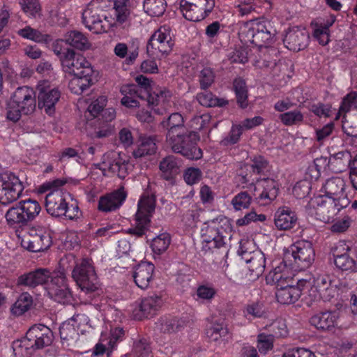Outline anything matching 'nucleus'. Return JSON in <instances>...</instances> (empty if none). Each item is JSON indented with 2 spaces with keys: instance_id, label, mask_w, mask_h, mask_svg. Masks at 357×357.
I'll use <instances>...</instances> for the list:
<instances>
[{
  "instance_id": "3",
  "label": "nucleus",
  "mask_w": 357,
  "mask_h": 357,
  "mask_svg": "<svg viewBox=\"0 0 357 357\" xmlns=\"http://www.w3.org/2000/svg\"><path fill=\"white\" fill-rule=\"evenodd\" d=\"M274 32L275 30L273 29L270 22L255 20L241 28L239 38L245 45L253 44L273 56L277 54V50L270 47L273 41Z\"/></svg>"
},
{
  "instance_id": "54",
  "label": "nucleus",
  "mask_w": 357,
  "mask_h": 357,
  "mask_svg": "<svg viewBox=\"0 0 357 357\" xmlns=\"http://www.w3.org/2000/svg\"><path fill=\"white\" fill-rule=\"evenodd\" d=\"M81 334L89 333L92 329L89 318L84 314H77L70 319Z\"/></svg>"
},
{
  "instance_id": "59",
  "label": "nucleus",
  "mask_w": 357,
  "mask_h": 357,
  "mask_svg": "<svg viewBox=\"0 0 357 357\" xmlns=\"http://www.w3.org/2000/svg\"><path fill=\"white\" fill-rule=\"evenodd\" d=\"M259 49V59L257 61V65L260 68H272L276 66L278 60V52L275 55L271 56L268 53L262 51V48Z\"/></svg>"
},
{
  "instance_id": "51",
  "label": "nucleus",
  "mask_w": 357,
  "mask_h": 357,
  "mask_svg": "<svg viewBox=\"0 0 357 357\" xmlns=\"http://www.w3.org/2000/svg\"><path fill=\"white\" fill-rule=\"evenodd\" d=\"M162 125L167 131L188 130L184 125L183 118L179 113H172L166 121L162 122Z\"/></svg>"
},
{
  "instance_id": "23",
  "label": "nucleus",
  "mask_w": 357,
  "mask_h": 357,
  "mask_svg": "<svg viewBox=\"0 0 357 357\" xmlns=\"http://www.w3.org/2000/svg\"><path fill=\"white\" fill-rule=\"evenodd\" d=\"M309 40L310 36L305 29L294 26L286 32L283 43L289 50L298 52L307 46Z\"/></svg>"
},
{
  "instance_id": "61",
  "label": "nucleus",
  "mask_w": 357,
  "mask_h": 357,
  "mask_svg": "<svg viewBox=\"0 0 357 357\" xmlns=\"http://www.w3.org/2000/svg\"><path fill=\"white\" fill-rule=\"evenodd\" d=\"M357 107V91H351L342 100L339 114L346 113L353 108Z\"/></svg>"
},
{
  "instance_id": "9",
  "label": "nucleus",
  "mask_w": 357,
  "mask_h": 357,
  "mask_svg": "<svg viewBox=\"0 0 357 357\" xmlns=\"http://www.w3.org/2000/svg\"><path fill=\"white\" fill-rule=\"evenodd\" d=\"M103 0H92L82 13V22L85 27L95 33L107 32L111 24L104 15Z\"/></svg>"
},
{
  "instance_id": "33",
  "label": "nucleus",
  "mask_w": 357,
  "mask_h": 357,
  "mask_svg": "<svg viewBox=\"0 0 357 357\" xmlns=\"http://www.w3.org/2000/svg\"><path fill=\"white\" fill-rule=\"evenodd\" d=\"M338 318L337 312H324L312 317L310 323L318 329L326 331L334 328L337 324Z\"/></svg>"
},
{
  "instance_id": "32",
  "label": "nucleus",
  "mask_w": 357,
  "mask_h": 357,
  "mask_svg": "<svg viewBox=\"0 0 357 357\" xmlns=\"http://www.w3.org/2000/svg\"><path fill=\"white\" fill-rule=\"evenodd\" d=\"M291 278L289 275V268L285 262H281L273 268L266 277L267 284H275L277 289L289 284Z\"/></svg>"
},
{
  "instance_id": "37",
  "label": "nucleus",
  "mask_w": 357,
  "mask_h": 357,
  "mask_svg": "<svg viewBox=\"0 0 357 357\" xmlns=\"http://www.w3.org/2000/svg\"><path fill=\"white\" fill-rule=\"evenodd\" d=\"M228 328L223 321H215L206 329V336L211 342L221 344L228 335Z\"/></svg>"
},
{
  "instance_id": "42",
  "label": "nucleus",
  "mask_w": 357,
  "mask_h": 357,
  "mask_svg": "<svg viewBox=\"0 0 357 357\" xmlns=\"http://www.w3.org/2000/svg\"><path fill=\"white\" fill-rule=\"evenodd\" d=\"M93 74L86 75H73V77L69 82L70 90L75 94H80L93 84Z\"/></svg>"
},
{
  "instance_id": "22",
  "label": "nucleus",
  "mask_w": 357,
  "mask_h": 357,
  "mask_svg": "<svg viewBox=\"0 0 357 357\" xmlns=\"http://www.w3.org/2000/svg\"><path fill=\"white\" fill-rule=\"evenodd\" d=\"M52 244L49 234L42 230L37 231L32 228L22 241V245L28 250L33 252L47 250Z\"/></svg>"
},
{
  "instance_id": "50",
  "label": "nucleus",
  "mask_w": 357,
  "mask_h": 357,
  "mask_svg": "<svg viewBox=\"0 0 357 357\" xmlns=\"http://www.w3.org/2000/svg\"><path fill=\"white\" fill-rule=\"evenodd\" d=\"M197 98L198 102L204 107H221L227 103V100L216 98L208 91L198 93Z\"/></svg>"
},
{
  "instance_id": "55",
  "label": "nucleus",
  "mask_w": 357,
  "mask_h": 357,
  "mask_svg": "<svg viewBox=\"0 0 357 357\" xmlns=\"http://www.w3.org/2000/svg\"><path fill=\"white\" fill-rule=\"evenodd\" d=\"M179 320L172 317H162L158 323V328L163 333H174L179 330L181 325Z\"/></svg>"
},
{
  "instance_id": "25",
  "label": "nucleus",
  "mask_w": 357,
  "mask_h": 357,
  "mask_svg": "<svg viewBox=\"0 0 357 357\" xmlns=\"http://www.w3.org/2000/svg\"><path fill=\"white\" fill-rule=\"evenodd\" d=\"M26 335L36 349H43L50 345L54 337L50 328L43 324L33 325L29 329Z\"/></svg>"
},
{
  "instance_id": "19",
  "label": "nucleus",
  "mask_w": 357,
  "mask_h": 357,
  "mask_svg": "<svg viewBox=\"0 0 357 357\" xmlns=\"http://www.w3.org/2000/svg\"><path fill=\"white\" fill-rule=\"evenodd\" d=\"M321 191L325 193L324 196L339 202L342 207H347L350 204L345 192V182L341 177L335 176L327 179L322 185Z\"/></svg>"
},
{
  "instance_id": "38",
  "label": "nucleus",
  "mask_w": 357,
  "mask_h": 357,
  "mask_svg": "<svg viewBox=\"0 0 357 357\" xmlns=\"http://www.w3.org/2000/svg\"><path fill=\"white\" fill-rule=\"evenodd\" d=\"M65 41L69 45L79 50H89L91 43L87 37L78 31H71L65 36Z\"/></svg>"
},
{
  "instance_id": "31",
  "label": "nucleus",
  "mask_w": 357,
  "mask_h": 357,
  "mask_svg": "<svg viewBox=\"0 0 357 357\" xmlns=\"http://www.w3.org/2000/svg\"><path fill=\"white\" fill-rule=\"evenodd\" d=\"M126 198L123 188L119 189L105 196L101 197L98 202V209L109 212L119 208Z\"/></svg>"
},
{
  "instance_id": "2",
  "label": "nucleus",
  "mask_w": 357,
  "mask_h": 357,
  "mask_svg": "<svg viewBox=\"0 0 357 357\" xmlns=\"http://www.w3.org/2000/svg\"><path fill=\"white\" fill-rule=\"evenodd\" d=\"M63 184L64 182L59 179L45 183L40 186V192L50 190L45 196V207L50 214L56 217L64 215L73 220L79 215V207L76 204L68 205L65 193L59 188Z\"/></svg>"
},
{
  "instance_id": "47",
  "label": "nucleus",
  "mask_w": 357,
  "mask_h": 357,
  "mask_svg": "<svg viewBox=\"0 0 357 357\" xmlns=\"http://www.w3.org/2000/svg\"><path fill=\"white\" fill-rule=\"evenodd\" d=\"M35 350L36 348L26 335L13 344L14 353L18 357H30Z\"/></svg>"
},
{
  "instance_id": "28",
  "label": "nucleus",
  "mask_w": 357,
  "mask_h": 357,
  "mask_svg": "<svg viewBox=\"0 0 357 357\" xmlns=\"http://www.w3.org/2000/svg\"><path fill=\"white\" fill-rule=\"evenodd\" d=\"M296 213L287 206L280 207L274 215V223L279 230H289L295 227L297 222Z\"/></svg>"
},
{
  "instance_id": "4",
  "label": "nucleus",
  "mask_w": 357,
  "mask_h": 357,
  "mask_svg": "<svg viewBox=\"0 0 357 357\" xmlns=\"http://www.w3.org/2000/svg\"><path fill=\"white\" fill-rule=\"evenodd\" d=\"M166 144L172 151L188 159L198 160L202 157V151L196 144V135L188 129L167 131Z\"/></svg>"
},
{
  "instance_id": "24",
  "label": "nucleus",
  "mask_w": 357,
  "mask_h": 357,
  "mask_svg": "<svg viewBox=\"0 0 357 357\" xmlns=\"http://www.w3.org/2000/svg\"><path fill=\"white\" fill-rule=\"evenodd\" d=\"M172 93L166 88H156L153 93H150L145 98L147 105L152 107L154 112L158 114H162L170 106Z\"/></svg>"
},
{
  "instance_id": "36",
  "label": "nucleus",
  "mask_w": 357,
  "mask_h": 357,
  "mask_svg": "<svg viewBox=\"0 0 357 357\" xmlns=\"http://www.w3.org/2000/svg\"><path fill=\"white\" fill-rule=\"evenodd\" d=\"M180 162L173 155H169L163 158L159 165L161 176L165 180L174 178L180 172Z\"/></svg>"
},
{
  "instance_id": "48",
  "label": "nucleus",
  "mask_w": 357,
  "mask_h": 357,
  "mask_svg": "<svg viewBox=\"0 0 357 357\" xmlns=\"http://www.w3.org/2000/svg\"><path fill=\"white\" fill-rule=\"evenodd\" d=\"M171 243V236L167 232H163L152 239L151 249L154 254L161 255L169 248Z\"/></svg>"
},
{
  "instance_id": "7",
  "label": "nucleus",
  "mask_w": 357,
  "mask_h": 357,
  "mask_svg": "<svg viewBox=\"0 0 357 357\" xmlns=\"http://www.w3.org/2000/svg\"><path fill=\"white\" fill-rule=\"evenodd\" d=\"M40 211L41 206L36 200L27 199L20 201L10 207L5 217L10 226H22L34 220Z\"/></svg>"
},
{
  "instance_id": "52",
  "label": "nucleus",
  "mask_w": 357,
  "mask_h": 357,
  "mask_svg": "<svg viewBox=\"0 0 357 357\" xmlns=\"http://www.w3.org/2000/svg\"><path fill=\"white\" fill-rule=\"evenodd\" d=\"M279 119L284 125L291 126L301 124L304 120V116L301 111L294 109L281 114Z\"/></svg>"
},
{
  "instance_id": "29",
  "label": "nucleus",
  "mask_w": 357,
  "mask_h": 357,
  "mask_svg": "<svg viewBox=\"0 0 357 357\" xmlns=\"http://www.w3.org/2000/svg\"><path fill=\"white\" fill-rule=\"evenodd\" d=\"M38 94V105L44 108L45 112L51 114L56 103L59 101L61 93L56 88L42 87L40 86Z\"/></svg>"
},
{
  "instance_id": "11",
  "label": "nucleus",
  "mask_w": 357,
  "mask_h": 357,
  "mask_svg": "<svg viewBox=\"0 0 357 357\" xmlns=\"http://www.w3.org/2000/svg\"><path fill=\"white\" fill-rule=\"evenodd\" d=\"M342 207L339 202L332 198L319 195L312 198L307 205L308 213L324 222L333 221Z\"/></svg>"
},
{
  "instance_id": "10",
  "label": "nucleus",
  "mask_w": 357,
  "mask_h": 357,
  "mask_svg": "<svg viewBox=\"0 0 357 357\" xmlns=\"http://www.w3.org/2000/svg\"><path fill=\"white\" fill-rule=\"evenodd\" d=\"M68 263H70L68 261ZM75 264L72 271V277L77 285L86 291H95L98 288V281L93 263L91 259L83 258ZM67 262H66V264Z\"/></svg>"
},
{
  "instance_id": "20",
  "label": "nucleus",
  "mask_w": 357,
  "mask_h": 357,
  "mask_svg": "<svg viewBox=\"0 0 357 357\" xmlns=\"http://www.w3.org/2000/svg\"><path fill=\"white\" fill-rule=\"evenodd\" d=\"M102 171L108 170L120 178H124L128 174V162L121 157L120 153L114 151L105 153L102 162L98 165Z\"/></svg>"
},
{
  "instance_id": "18",
  "label": "nucleus",
  "mask_w": 357,
  "mask_h": 357,
  "mask_svg": "<svg viewBox=\"0 0 357 357\" xmlns=\"http://www.w3.org/2000/svg\"><path fill=\"white\" fill-rule=\"evenodd\" d=\"M248 242L241 243L238 250L242 260L248 265V268L253 278H258L264 271L266 266V258L264 254L260 250L248 252L245 249V245Z\"/></svg>"
},
{
  "instance_id": "39",
  "label": "nucleus",
  "mask_w": 357,
  "mask_h": 357,
  "mask_svg": "<svg viewBox=\"0 0 357 357\" xmlns=\"http://www.w3.org/2000/svg\"><path fill=\"white\" fill-rule=\"evenodd\" d=\"M352 162L351 155L347 151H340L330 157V163L336 172H343L347 167L350 169Z\"/></svg>"
},
{
  "instance_id": "62",
  "label": "nucleus",
  "mask_w": 357,
  "mask_h": 357,
  "mask_svg": "<svg viewBox=\"0 0 357 357\" xmlns=\"http://www.w3.org/2000/svg\"><path fill=\"white\" fill-rule=\"evenodd\" d=\"M242 135V126L240 125L233 126L229 135L221 140L222 146H229L237 143Z\"/></svg>"
},
{
  "instance_id": "41",
  "label": "nucleus",
  "mask_w": 357,
  "mask_h": 357,
  "mask_svg": "<svg viewBox=\"0 0 357 357\" xmlns=\"http://www.w3.org/2000/svg\"><path fill=\"white\" fill-rule=\"evenodd\" d=\"M162 300L160 296L152 295L142 300L139 307L145 317L153 315L161 307Z\"/></svg>"
},
{
  "instance_id": "43",
  "label": "nucleus",
  "mask_w": 357,
  "mask_h": 357,
  "mask_svg": "<svg viewBox=\"0 0 357 357\" xmlns=\"http://www.w3.org/2000/svg\"><path fill=\"white\" fill-rule=\"evenodd\" d=\"M114 54L119 59H125L128 65L134 63L139 55L138 48L129 50L128 45L124 43H118L114 48Z\"/></svg>"
},
{
  "instance_id": "46",
  "label": "nucleus",
  "mask_w": 357,
  "mask_h": 357,
  "mask_svg": "<svg viewBox=\"0 0 357 357\" xmlns=\"http://www.w3.org/2000/svg\"><path fill=\"white\" fill-rule=\"evenodd\" d=\"M165 0H144L143 8L144 11L153 17L162 15L166 10Z\"/></svg>"
},
{
  "instance_id": "17",
  "label": "nucleus",
  "mask_w": 357,
  "mask_h": 357,
  "mask_svg": "<svg viewBox=\"0 0 357 357\" xmlns=\"http://www.w3.org/2000/svg\"><path fill=\"white\" fill-rule=\"evenodd\" d=\"M62 67L66 73L73 75L86 76L93 74V71L90 63L82 55L76 54L70 49H67L63 55L61 56Z\"/></svg>"
},
{
  "instance_id": "5",
  "label": "nucleus",
  "mask_w": 357,
  "mask_h": 357,
  "mask_svg": "<svg viewBox=\"0 0 357 357\" xmlns=\"http://www.w3.org/2000/svg\"><path fill=\"white\" fill-rule=\"evenodd\" d=\"M75 256L68 255L60 261V269L52 273L50 281L45 287L49 297L57 303L66 304L70 301L71 292L67 283L66 276V262H74Z\"/></svg>"
},
{
  "instance_id": "16",
  "label": "nucleus",
  "mask_w": 357,
  "mask_h": 357,
  "mask_svg": "<svg viewBox=\"0 0 357 357\" xmlns=\"http://www.w3.org/2000/svg\"><path fill=\"white\" fill-rule=\"evenodd\" d=\"M214 6V0H182L180 3L184 17L192 22L204 20L212 11Z\"/></svg>"
},
{
  "instance_id": "53",
  "label": "nucleus",
  "mask_w": 357,
  "mask_h": 357,
  "mask_svg": "<svg viewBox=\"0 0 357 357\" xmlns=\"http://www.w3.org/2000/svg\"><path fill=\"white\" fill-rule=\"evenodd\" d=\"M59 334L62 340L69 341L76 339L79 333L69 319L61 324L59 328Z\"/></svg>"
},
{
  "instance_id": "27",
  "label": "nucleus",
  "mask_w": 357,
  "mask_h": 357,
  "mask_svg": "<svg viewBox=\"0 0 357 357\" xmlns=\"http://www.w3.org/2000/svg\"><path fill=\"white\" fill-rule=\"evenodd\" d=\"M349 246L345 241H339L333 248L334 263L342 271H352L355 268V261L349 257Z\"/></svg>"
},
{
  "instance_id": "8",
  "label": "nucleus",
  "mask_w": 357,
  "mask_h": 357,
  "mask_svg": "<svg viewBox=\"0 0 357 357\" xmlns=\"http://www.w3.org/2000/svg\"><path fill=\"white\" fill-rule=\"evenodd\" d=\"M155 198L153 195L144 194L137 203L135 225L128 229V232L136 236L144 235L149 229L151 218L155 208Z\"/></svg>"
},
{
  "instance_id": "45",
  "label": "nucleus",
  "mask_w": 357,
  "mask_h": 357,
  "mask_svg": "<svg viewBox=\"0 0 357 357\" xmlns=\"http://www.w3.org/2000/svg\"><path fill=\"white\" fill-rule=\"evenodd\" d=\"M33 304L32 296L27 292L20 295L11 307V312L16 316H20L28 311Z\"/></svg>"
},
{
  "instance_id": "14",
  "label": "nucleus",
  "mask_w": 357,
  "mask_h": 357,
  "mask_svg": "<svg viewBox=\"0 0 357 357\" xmlns=\"http://www.w3.org/2000/svg\"><path fill=\"white\" fill-rule=\"evenodd\" d=\"M174 33L168 25L160 26L151 36L146 46L148 54L155 58L168 54L174 45Z\"/></svg>"
},
{
  "instance_id": "64",
  "label": "nucleus",
  "mask_w": 357,
  "mask_h": 357,
  "mask_svg": "<svg viewBox=\"0 0 357 357\" xmlns=\"http://www.w3.org/2000/svg\"><path fill=\"white\" fill-rule=\"evenodd\" d=\"M215 75L211 68H204L199 74V83L202 89L208 88L214 82Z\"/></svg>"
},
{
  "instance_id": "30",
  "label": "nucleus",
  "mask_w": 357,
  "mask_h": 357,
  "mask_svg": "<svg viewBox=\"0 0 357 357\" xmlns=\"http://www.w3.org/2000/svg\"><path fill=\"white\" fill-rule=\"evenodd\" d=\"M155 266L150 262H142L137 265L133 273V278L136 285L142 289H146L153 279Z\"/></svg>"
},
{
  "instance_id": "40",
  "label": "nucleus",
  "mask_w": 357,
  "mask_h": 357,
  "mask_svg": "<svg viewBox=\"0 0 357 357\" xmlns=\"http://www.w3.org/2000/svg\"><path fill=\"white\" fill-rule=\"evenodd\" d=\"M156 150L157 146L153 138L151 137H142L137 149L133 151L132 155L135 158H142L154 154Z\"/></svg>"
},
{
  "instance_id": "56",
  "label": "nucleus",
  "mask_w": 357,
  "mask_h": 357,
  "mask_svg": "<svg viewBox=\"0 0 357 357\" xmlns=\"http://www.w3.org/2000/svg\"><path fill=\"white\" fill-rule=\"evenodd\" d=\"M267 330L272 337H285L288 333L287 325L284 321L281 319H276L267 326Z\"/></svg>"
},
{
  "instance_id": "1",
  "label": "nucleus",
  "mask_w": 357,
  "mask_h": 357,
  "mask_svg": "<svg viewBox=\"0 0 357 357\" xmlns=\"http://www.w3.org/2000/svg\"><path fill=\"white\" fill-rule=\"evenodd\" d=\"M231 227L227 218L219 216L204 222L201 229L202 250L204 252H213L223 249L225 257L228 250L225 240L230 236Z\"/></svg>"
},
{
  "instance_id": "6",
  "label": "nucleus",
  "mask_w": 357,
  "mask_h": 357,
  "mask_svg": "<svg viewBox=\"0 0 357 357\" xmlns=\"http://www.w3.org/2000/svg\"><path fill=\"white\" fill-rule=\"evenodd\" d=\"M36 95L28 86L18 87L11 96L7 106V118L17 121L21 115L31 114L36 109Z\"/></svg>"
},
{
  "instance_id": "63",
  "label": "nucleus",
  "mask_w": 357,
  "mask_h": 357,
  "mask_svg": "<svg viewBox=\"0 0 357 357\" xmlns=\"http://www.w3.org/2000/svg\"><path fill=\"white\" fill-rule=\"evenodd\" d=\"M20 4L23 11L29 16L34 17L40 10V6L37 0H20Z\"/></svg>"
},
{
  "instance_id": "34",
  "label": "nucleus",
  "mask_w": 357,
  "mask_h": 357,
  "mask_svg": "<svg viewBox=\"0 0 357 357\" xmlns=\"http://www.w3.org/2000/svg\"><path fill=\"white\" fill-rule=\"evenodd\" d=\"M300 285L287 284L279 287L275 293L278 302L289 305L297 301L302 294Z\"/></svg>"
},
{
  "instance_id": "58",
  "label": "nucleus",
  "mask_w": 357,
  "mask_h": 357,
  "mask_svg": "<svg viewBox=\"0 0 357 357\" xmlns=\"http://www.w3.org/2000/svg\"><path fill=\"white\" fill-rule=\"evenodd\" d=\"M17 33L21 37L34 42H43L45 40V36L37 29H34L29 26L17 31Z\"/></svg>"
},
{
  "instance_id": "26",
  "label": "nucleus",
  "mask_w": 357,
  "mask_h": 357,
  "mask_svg": "<svg viewBox=\"0 0 357 357\" xmlns=\"http://www.w3.org/2000/svg\"><path fill=\"white\" fill-rule=\"evenodd\" d=\"M52 275L47 268H38L20 275L17 279V284L33 288L40 284L46 285Z\"/></svg>"
},
{
  "instance_id": "21",
  "label": "nucleus",
  "mask_w": 357,
  "mask_h": 357,
  "mask_svg": "<svg viewBox=\"0 0 357 357\" xmlns=\"http://www.w3.org/2000/svg\"><path fill=\"white\" fill-rule=\"evenodd\" d=\"M336 292V285L333 284L330 277L327 275H320L314 279L313 286L309 291V296L314 301L321 298L327 301L333 298Z\"/></svg>"
},
{
  "instance_id": "35",
  "label": "nucleus",
  "mask_w": 357,
  "mask_h": 357,
  "mask_svg": "<svg viewBox=\"0 0 357 357\" xmlns=\"http://www.w3.org/2000/svg\"><path fill=\"white\" fill-rule=\"evenodd\" d=\"M259 185L262 188V192L258 198L262 204H268L277 197L278 186L275 180L269 178L262 179L259 181Z\"/></svg>"
},
{
  "instance_id": "49",
  "label": "nucleus",
  "mask_w": 357,
  "mask_h": 357,
  "mask_svg": "<svg viewBox=\"0 0 357 357\" xmlns=\"http://www.w3.org/2000/svg\"><path fill=\"white\" fill-rule=\"evenodd\" d=\"M234 89L238 104L241 108H245L248 106V91L245 81L241 78L235 79Z\"/></svg>"
},
{
  "instance_id": "12",
  "label": "nucleus",
  "mask_w": 357,
  "mask_h": 357,
  "mask_svg": "<svg viewBox=\"0 0 357 357\" xmlns=\"http://www.w3.org/2000/svg\"><path fill=\"white\" fill-rule=\"evenodd\" d=\"M135 79L137 85H123L121 89V91L124 96L121 99V103L128 107L141 106L142 104L140 103L139 100L144 102L147 95L151 93V81L149 79L143 75H139Z\"/></svg>"
},
{
  "instance_id": "15",
  "label": "nucleus",
  "mask_w": 357,
  "mask_h": 357,
  "mask_svg": "<svg viewBox=\"0 0 357 357\" xmlns=\"http://www.w3.org/2000/svg\"><path fill=\"white\" fill-rule=\"evenodd\" d=\"M24 186L19 177L10 172L0 173V203L3 205L17 200Z\"/></svg>"
},
{
  "instance_id": "60",
  "label": "nucleus",
  "mask_w": 357,
  "mask_h": 357,
  "mask_svg": "<svg viewBox=\"0 0 357 357\" xmlns=\"http://www.w3.org/2000/svg\"><path fill=\"white\" fill-rule=\"evenodd\" d=\"M251 197L246 192L237 194L231 200V204L236 211L248 208L251 203Z\"/></svg>"
},
{
  "instance_id": "13",
  "label": "nucleus",
  "mask_w": 357,
  "mask_h": 357,
  "mask_svg": "<svg viewBox=\"0 0 357 357\" xmlns=\"http://www.w3.org/2000/svg\"><path fill=\"white\" fill-rule=\"evenodd\" d=\"M314 257L312 244L307 241H296L289 247L285 255L286 260L298 270H304L310 267L314 260Z\"/></svg>"
},
{
  "instance_id": "44",
  "label": "nucleus",
  "mask_w": 357,
  "mask_h": 357,
  "mask_svg": "<svg viewBox=\"0 0 357 357\" xmlns=\"http://www.w3.org/2000/svg\"><path fill=\"white\" fill-rule=\"evenodd\" d=\"M151 351L149 342L145 338H139L134 342L132 351L122 357H149Z\"/></svg>"
},
{
  "instance_id": "57",
  "label": "nucleus",
  "mask_w": 357,
  "mask_h": 357,
  "mask_svg": "<svg viewBox=\"0 0 357 357\" xmlns=\"http://www.w3.org/2000/svg\"><path fill=\"white\" fill-rule=\"evenodd\" d=\"M265 314L262 304L259 303H252L245 306L243 315L248 319L261 318Z\"/></svg>"
}]
</instances>
